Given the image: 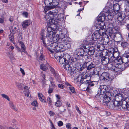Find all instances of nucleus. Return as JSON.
Returning <instances> with one entry per match:
<instances>
[{
  "label": "nucleus",
  "mask_w": 129,
  "mask_h": 129,
  "mask_svg": "<svg viewBox=\"0 0 129 129\" xmlns=\"http://www.w3.org/2000/svg\"><path fill=\"white\" fill-rule=\"evenodd\" d=\"M59 0H45V6L44 8L45 11L55 8L59 3Z\"/></svg>",
  "instance_id": "1"
},
{
  "label": "nucleus",
  "mask_w": 129,
  "mask_h": 129,
  "mask_svg": "<svg viewBox=\"0 0 129 129\" xmlns=\"http://www.w3.org/2000/svg\"><path fill=\"white\" fill-rule=\"evenodd\" d=\"M44 33L43 31L41 32V39L42 40L43 42L44 46H55V45L57 46V43H53L52 41V39L51 38H48L45 36Z\"/></svg>",
  "instance_id": "2"
},
{
  "label": "nucleus",
  "mask_w": 129,
  "mask_h": 129,
  "mask_svg": "<svg viewBox=\"0 0 129 129\" xmlns=\"http://www.w3.org/2000/svg\"><path fill=\"white\" fill-rule=\"evenodd\" d=\"M105 16L102 13H100L98 16L96 20L95 21L96 27L100 28L102 29L105 28L106 26L105 23L103 22L105 19Z\"/></svg>",
  "instance_id": "3"
},
{
  "label": "nucleus",
  "mask_w": 129,
  "mask_h": 129,
  "mask_svg": "<svg viewBox=\"0 0 129 129\" xmlns=\"http://www.w3.org/2000/svg\"><path fill=\"white\" fill-rule=\"evenodd\" d=\"M66 56L68 57V59H67L66 57L65 58L64 56H62L60 52H58L56 53L55 57L57 60H59V62L60 64H62L65 63L67 61L69 60V59L70 58V56L68 54L65 56L66 57Z\"/></svg>",
  "instance_id": "4"
},
{
  "label": "nucleus",
  "mask_w": 129,
  "mask_h": 129,
  "mask_svg": "<svg viewBox=\"0 0 129 129\" xmlns=\"http://www.w3.org/2000/svg\"><path fill=\"white\" fill-rule=\"evenodd\" d=\"M105 35V36L103 37L104 38L103 40L102 37V40L100 42L99 41L97 42V48L100 50L103 49L102 47H103L104 45L107 44L109 42V37Z\"/></svg>",
  "instance_id": "5"
},
{
  "label": "nucleus",
  "mask_w": 129,
  "mask_h": 129,
  "mask_svg": "<svg viewBox=\"0 0 129 129\" xmlns=\"http://www.w3.org/2000/svg\"><path fill=\"white\" fill-rule=\"evenodd\" d=\"M107 5L109 6L110 8L111 7L112 10L113 9V11L115 14H118L119 15V14H120V13L118 12L120 9V6L118 4H113V2L111 1V3L108 2L107 3Z\"/></svg>",
  "instance_id": "6"
},
{
  "label": "nucleus",
  "mask_w": 129,
  "mask_h": 129,
  "mask_svg": "<svg viewBox=\"0 0 129 129\" xmlns=\"http://www.w3.org/2000/svg\"><path fill=\"white\" fill-rule=\"evenodd\" d=\"M100 29L98 30H97L96 31L94 32L92 35V40L94 41H100L102 40V37L101 35L102 31H101Z\"/></svg>",
  "instance_id": "7"
},
{
  "label": "nucleus",
  "mask_w": 129,
  "mask_h": 129,
  "mask_svg": "<svg viewBox=\"0 0 129 129\" xmlns=\"http://www.w3.org/2000/svg\"><path fill=\"white\" fill-rule=\"evenodd\" d=\"M50 17V16H49V14H47L44 17V18L47 22H49L51 24L56 25L61 22V20H60L58 18H53L51 19L50 17Z\"/></svg>",
  "instance_id": "8"
},
{
  "label": "nucleus",
  "mask_w": 129,
  "mask_h": 129,
  "mask_svg": "<svg viewBox=\"0 0 129 129\" xmlns=\"http://www.w3.org/2000/svg\"><path fill=\"white\" fill-rule=\"evenodd\" d=\"M82 48L86 49V50L87 51V52H87V54H88L89 55L91 56L94 54L95 50L93 47L89 48V45H82Z\"/></svg>",
  "instance_id": "9"
},
{
  "label": "nucleus",
  "mask_w": 129,
  "mask_h": 129,
  "mask_svg": "<svg viewBox=\"0 0 129 129\" xmlns=\"http://www.w3.org/2000/svg\"><path fill=\"white\" fill-rule=\"evenodd\" d=\"M109 29V35L112 38L114 39L117 36L119 37H121V35L120 33L116 34V31L115 30L114 28L112 29Z\"/></svg>",
  "instance_id": "10"
},
{
  "label": "nucleus",
  "mask_w": 129,
  "mask_h": 129,
  "mask_svg": "<svg viewBox=\"0 0 129 129\" xmlns=\"http://www.w3.org/2000/svg\"><path fill=\"white\" fill-rule=\"evenodd\" d=\"M99 58L101 60L102 63L104 65H106L109 63V59L107 57H106L103 55V53H101L99 55Z\"/></svg>",
  "instance_id": "11"
},
{
  "label": "nucleus",
  "mask_w": 129,
  "mask_h": 129,
  "mask_svg": "<svg viewBox=\"0 0 129 129\" xmlns=\"http://www.w3.org/2000/svg\"><path fill=\"white\" fill-rule=\"evenodd\" d=\"M111 96V93L110 92H107L103 96V103L107 104L110 101Z\"/></svg>",
  "instance_id": "12"
},
{
  "label": "nucleus",
  "mask_w": 129,
  "mask_h": 129,
  "mask_svg": "<svg viewBox=\"0 0 129 129\" xmlns=\"http://www.w3.org/2000/svg\"><path fill=\"white\" fill-rule=\"evenodd\" d=\"M99 78L101 80L105 82H107L110 79L109 74L106 72L103 73Z\"/></svg>",
  "instance_id": "13"
},
{
  "label": "nucleus",
  "mask_w": 129,
  "mask_h": 129,
  "mask_svg": "<svg viewBox=\"0 0 129 129\" xmlns=\"http://www.w3.org/2000/svg\"><path fill=\"white\" fill-rule=\"evenodd\" d=\"M69 61H66L65 63L64 64L63 66V67L64 69L66 70L68 72L72 74L74 73L73 71L70 66Z\"/></svg>",
  "instance_id": "14"
},
{
  "label": "nucleus",
  "mask_w": 129,
  "mask_h": 129,
  "mask_svg": "<svg viewBox=\"0 0 129 129\" xmlns=\"http://www.w3.org/2000/svg\"><path fill=\"white\" fill-rule=\"evenodd\" d=\"M124 69V66L123 64L118 62L117 63V66L116 67L115 71L118 74H120V73Z\"/></svg>",
  "instance_id": "15"
},
{
  "label": "nucleus",
  "mask_w": 129,
  "mask_h": 129,
  "mask_svg": "<svg viewBox=\"0 0 129 129\" xmlns=\"http://www.w3.org/2000/svg\"><path fill=\"white\" fill-rule=\"evenodd\" d=\"M81 49H78L77 50V54L78 56H86L87 55V51L86 50L85 48H82L81 46Z\"/></svg>",
  "instance_id": "16"
},
{
  "label": "nucleus",
  "mask_w": 129,
  "mask_h": 129,
  "mask_svg": "<svg viewBox=\"0 0 129 129\" xmlns=\"http://www.w3.org/2000/svg\"><path fill=\"white\" fill-rule=\"evenodd\" d=\"M85 67L88 70H90L95 67V64L94 62H85L84 63Z\"/></svg>",
  "instance_id": "17"
},
{
  "label": "nucleus",
  "mask_w": 129,
  "mask_h": 129,
  "mask_svg": "<svg viewBox=\"0 0 129 129\" xmlns=\"http://www.w3.org/2000/svg\"><path fill=\"white\" fill-rule=\"evenodd\" d=\"M121 63L123 62L125 63L129 62V53L124 54L121 60Z\"/></svg>",
  "instance_id": "18"
},
{
  "label": "nucleus",
  "mask_w": 129,
  "mask_h": 129,
  "mask_svg": "<svg viewBox=\"0 0 129 129\" xmlns=\"http://www.w3.org/2000/svg\"><path fill=\"white\" fill-rule=\"evenodd\" d=\"M80 88L83 91L87 90L89 89V84L87 83H80Z\"/></svg>",
  "instance_id": "19"
},
{
  "label": "nucleus",
  "mask_w": 129,
  "mask_h": 129,
  "mask_svg": "<svg viewBox=\"0 0 129 129\" xmlns=\"http://www.w3.org/2000/svg\"><path fill=\"white\" fill-rule=\"evenodd\" d=\"M59 38L61 39V41H62V42L60 44H57V43H57V45H58L57 46H56V45H55V46H53L54 48L55 47H58V45H59V48H60L62 49V48L64 47L63 44L62 43H63V44H66L67 43V41L65 40V38L64 37V36H63V37L62 38Z\"/></svg>",
  "instance_id": "20"
},
{
  "label": "nucleus",
  "mask_w": 129,
  "mask_h": 129,
  "mask_svg": "<svg viewBox=\"0 0 129 129\" xmlns=\"http://www.w3.org/2000/svg\"><path fill=\"white\" fill-rule=\"evenodd\" d=\"M124 98L123 95L121 93H118L115 96V99L117 101H122Z\"/></svg>",
  "instance_id": "21"
},
{
  "label": "nucleus",
  "mask_w": 129,
  "mask_h": 129,
  "mask_svg": "<svg viewBox=\"0 0 129 129\" xmlns=\"http://www.w3.org/2000/svg\"><path fill=\"white\" fill-rule=\"evenodd\" d=\"M117 66V63L115 64V63H109L107 65V66L111 70L113 71H115L116 67Z\"/></svg>",
  "instance_id": "22"
},
{
  "label": "nucleus",
  "mask_w": 129,
  "mask_h": 129,
  "mask_svg": "<svg viewBox=\"0 0 129 129\" xmlns=\"http://www.w3.org/2000/svg\"><path fill=\"white\" fill-rule=\"evenodd\" d=\"M50 70L56 80H59L60 77L58 74L56 72L54 69L53 68L51 67L50 68Z\"/></svg>",
  "instance_id": "23"
},
{
  "label": "nucleus",
  "mask_w": 129,
  "mask_h": 129,
  "mask_svg": "<svg viewBox=\"0 0 129 129\" xmlns=\"http://www.w3.org/2000/svg\"><path fill=\"white\" fill-rule=\"evenodd\" d=\"M110 13V11H107V12H106L104 14V16H105V19H108L109 20H111L112 18V16L111 15V14Z\"/></svg>",
  "instance_id": "24"
},
{
  "label": "nucleus",
  "mask_w": 129,
  "mask_h": 129,
  "mask_svg": "<svg viewBox=\"0 0 129 129\" xmlns=\"http://www.w3.org/2000/svg\"><path fill=\"white\" fill-rule=\"evenodd\" d=\"M31 23L30 20H26L24 21L22 23V25L23 27L25 28L29 25Z\"/></svg>",
  "instance_id": "25"
},
{
  "label": "nucleus",
  "mask_w": 129,
  "mask_h": 129,
  "mask_svg": "<svg viewBox=\"0 0 129 129\" xmlns=\"http://www.w3.org/2000/svg\"><path fill=\"white\" fill-rule=\"evenodd\" d=\"M129 105V103L125 100H123L122 102L121 107L123 109H126Z\"/></svg>",
  "instance_id": "26"
},
{
  "label": "nucleus",
  "mask_w": 129,
  "mask_h": 129,
  "mask_svg": "<svg viewBox=\"0 0 129 129\" xmlns=\"http://www.w3.org/2000/svg\"><path fill=\"white\" fill-rule=\"evenodd\" d=\"M101 70V68L100 67H96L94 68L93 70V75L95 74L97 75H99V72Z\"/></svg>",
  "instance_id": "27"
},
{
  "label": "nucleus",
  "mask_w": 129,
  "mask_h": 129,
  "mask_svg": "<svg viewBox=\"0 0 129 129\" xmlns=\"http://www.w3.org/2000/svg\"><path fill=\"white\" fill-rule=\"evenodd\" d=\"M104 94H102L99 93V94H97L95 95V99L101 102V101H103V96H104Z\"/></svg>",
  "instance_id": "28"
},
{
  "label": "nucleus",
  "mask_w": 129,
  "mask_h": 129,
  "mask_svg": "<svg viewBox=\"0 0 129 129\" xmlns=\"http://www.w3.org/2000/svg\"><path fill=\"white\" fill-rule=\"evenodd\" d=\"M107 106L110 109H112L115 107L114 101H109L108 103Z\"/></svg>",
  "instance_id": "29"
},
{
  "label": "nucleus",
  "mask_w": 129,
  "mask_h": 129,
  "mask_svg": "<svg viewBox=\"0 0 129 129\" xmlns=\"http://www.w3.org/2000/svg\"><path fill=\"white\" fill-rule=\"evenodd\" d=\"M49 66V64H46V66L44 64H42L40 65V68L43 71H45L48 69L47 67Z\"/></svg>",
  "instance_id": "30"
},
{
  "label": "nucleus",
  "mask_w": 129,
  "mask_h": 129,
  "mask_svg": "<svg viewBox=\"0 0 129 129\" xmlns=\"http://www.w3.org/2000/svg\"><path fill=\"white\" fill-rule=\"evenodd\" d=\"M38 97L40 100L43 102H46V99L44 96L41 93H39L38 94Z\"/></svg>",
  "instance_id": "31"
},
{
  "label": "nucleus",
  "mask_w": 129,
  "mask_h": 129,
  "mask_svg": "<svg viewBox=\"0 0 129 129\" xmlns=\"http://www.w3.org/2000/svg\"><path fill=\"white\" fill-rule=\"evenodd\" d=\"M88 74L87 72H84L82 73L81 76H79V77L81 78V79H83L86 78H88L89 76H88Z\"/></svg>",
  "instance_id": "32"
},
{
  "label": "nucleus",
  "mask_w": 129,
  "mask_h": 129,
  "mask_svg": "<svg viewBox=\"0 0 129 129\" xmlns=\"http://www.w3.org/2000/svg\"><path fill=\"white\" fill-rule=\"evenodd\" d=\"M109 59V63H115V62H116L117 61H118V60L115 59L114 56L111 58Z\"/></svg>",
  "instance_id": "33"
},
{
  "label": "nucleus",
  "mask_w": 129,
  "mask_h": 129,
  "mask_svg": "<svg viewBox=\"0 0 129 129\" xmlns=\"http://www.w3.org/2000/svg\"><path fill=\"white\" fill-rule=\"evenodd\" d=\"M15 84L17 87L20 89H22L24 85L21 83L19 82H15Z\"/></svg>",
  "instance_id": "34"
},
{
  "label": "nucleus",
  "mask_w": 129,
  "mask_h": 129,
  "mask_svg": "<svg viewBox=\"0 0 129 129\" xmlns=\"http://www.w3.org/2000/svg\"><path fill=\"white\" fill-rule=\"evenodd\" d=\"M117 14L118 15V17L117 18L118 20L120 22L123 21L124 18V16H122V15L120 13V14H119V15L118 14Z\"/></svg>",
  "instance_id": "35"
},
{
  "label": "nucleus",
  "mask_w": 129,
  "mask_h": 129,
  "mask_svg": "<svg viewBox=\"0 0 129 129\" xmlns=\"http://www.w3.org/2000/svg\"><path fill=\"white\" fill-rule=\"evenodd\" d=\"M14 33H12L10 34L9 36V37L11 41L13 43H14Z\"/></svg>",
  "instance_id": "36"
},
{
  "label": "nucleus",
  "mask_w": 129,
  "mask_h": 129,
  "mask_svg": "<svg viewBox=\"0 0 129 129\" xmlns=\"http://www.w3.org/2000/svg\"><path fill=\"white\" fill-rule=\"evenodd\" d=\"M9 105L10 107L13 110L16 111H17V109L15 108V106L13 104L12 102H10L9 103Z\"/></svg>",
  "instance_id": "37"
},
{
  "label": "nucleus",
  "mask_w": 129,
  "mask_h": 129,
  "mask_svg": "<svg viewBox=\"0 0 129 129\" xmlns=\"http://www.w3.org/2000/svg\"><path fill=\"white\" fill-rule=\"evenodd\" d=\"M88 78H86L83 79H81L80 80V83H89V80L87 79Z\"/></svg>",
  "instance_id": "38"
},
{
  "label": "nucleus",
  "mask_w": 129,
  "mask_h": 129,
  "mask_svg": "<svg viewBox=\"0 0 129 129\" xmlns=\"http://www.w3.org/2000/svg\"><path fill=\"white\" fill-rule=\"evenodd\" d=\"M53 32H51L50 33L47 32V34L46 37H47V38H52V37H53Z\"/></svg>",
  "instance_id": "39"
},
{
  "label": "nucleus",
  "mask_w": 129,
  "mask_h": 129,
  "mask_svg": "<svg viewBox=\"0 0 129 129\" xmlns=\"http://www.w3.org/2000/svg\"><path fill=\"white\" fill-rule=\"evenodd\" d=\"M17 27H15L14 26L10 27V31L11 32H13L14 33L16 30Z\"/></svg>",
  "instance_id": "40"
},
{
  "label": "nucleus",
  "mask_w": 129,
  "mask_h": 129,
  "mask_svg": "<svg viewBox=\"0 0 129 129\" xmlns=\"http://www.w3.org/2000/svg\"><path fill=\"white\" fill-rule=\"evenodd\" d=\"M62 105L61 102L58 100L55 103V106L59 107L61 106Z\"/></svg>",
  "instance_id": "41"
},
{
  "label": "nucleus",
  "mask_w": 129,
  "mask_h": 129,
  "mask_svg": "<svg viewBox=\"0 0 129 129\" xmlns=\"http://www.w3.org/2000/svg\"><path fill=\"white\" fill-rule=\"evenodd\" d=\"M121 45L123 48H126L128 46V44L126 42H122L121 43Z\"/></svg>",
  "instance_id": "42"
},
{
  "label": "nucleus",
  "mask_w": 129,
  "mask_h": 129,
  "mask_svg": "<svg viewBox=\"0 0 129 129\" xmlns=\"http://www.w3.org/2000/svg\"><path fill=\"white\" fill-rule=\"evenodd\" d=\"M20 43L21 44V47L22 52H25V46L22 42H20Z\"/></svg>",
  "instance_id": "43"
},
{
  "label": "nucleus",
  "mask_w": 129,
  "mask_h": 129,
  "mask_svg": "<svg viewBox=\"0 0 129 129\" xmlns=\"http://www.w3.org/2000/svg\"><path fill=\"white\" fill-rule=\"evenodd\" d=\"M39 59L41 61L45 60V56L42 53H40V56Z\"/></svg>",
  "instance_id": "44"
},
{
  "label": "nucleus",
  "mask_w": 129,
  "mask_h": 129,
  "mask_svg": "<svg viewBox=\"0 0 129 129\" xmlns=\"http://www.w3.org/2000/svg\"><path fill=\"white\" fill-rule=\"evenodd\" d=\"M114 101L115 107H119L120 106V104L119 103V102L120 101H117V100Z\"/></svg>",
  "instance_id": "45"
},
{
  "label": "nucleus",
  "mask_w": 129,
  "mask_h": 129,
  "mask_svg": "<svg viewBox=\"0 0 129 129\" xmlns=\"http://www.w3.org/2000/svg\"><path fill=\"white\" fill-rule=\"evenodd\" d=\"M1 95L2 97L7 99L8 101H10V99L9 97L7 95L5 94H1Z\"/></svg>",
  "instance_id": "46"
},
{
  "label": "nucleus",
  "mask_w": 129,
  "mask_h": 129,
  "mask_svg": "<svg viewBox=\"0 0 129 129\" xmlns=\"http://www.w3.org/2000/svg\"><path fill=\"white\" fill-rule=\"evenodd\" d=\"M106 89H102V90H99L98 91V94L100 93L102 94H103L105 93V92L106 91Z\"/></svg>",
  "instance_id": "47"
},
{
  "label": "nucleus",
  "mask_w": 129,
  "mask_h": 129,
  "mask_svg": "<svg viewBox=\"0 0 129 129\" xmlns=\"http://www.w3.org/2000/svg\"><path fill=\"white\" fill-rule=\"evenodd\" d=\"M108 56L107 58L108 59L111 58L114 56L112 52H110L108 53Z\"/></svg>",
  "instance_id": "48"
},
{
  "label": "nucleus",
  "mask_w": 129,
  "mask_h": 129,
  "mask_svg": "<svg viewBox=\"0 0 129 129\" xmlns=\"http://www.w3.org/2000/svg\"><path fill=\"white\" fill-rule=\"evenodd\" d=\"M31 105L35 107H37L38 106V104L36 101H34L31 103Z\"/></svg>",
  "instance_id": "49"
},
{
  "label": "nucleus",
  "mask_w": 129,
  "mask_h": 129,
  "mask_svg": "<svg viewBox=\"0 0 129 129\" xmlns=\"http://www.w3.org/2000/svg\"><path fill=\"white\" fill-rule=\"evenodd\" d=\"M53 30L54 29L50 26H49L47 28V32L50 33L51 32H53Z\"/></svg>",
  "instance_id": "50"
},
{
  "label": "nucleus",
  "mask_w": 129,
  "mask_h": 129,
  "mask_svg": "<svg viewBox=\"0 0 129 129\" xmlns=\"http://www.w3.org/2000/svg\"><path fill=\"white\" fill-rule=\"evenodd\" d=\"M107 87L105 85H103L101 86L99 88V90H102V89H106Z\"/></svg>",
  "instance_id": "51"
},
{
  "label": "nucleus",
  "mask_w": 129,
  "mask_h": 129,
  "mask_svg": "<svg viewBox=\"0 0 129 129\" xmlns=\"http://www.w3.org/2000/svg\"><path fill=\"white\" fill-rule=\"evenodd\" d=\"M69 89L71 91L72 93H74L75 92V90L73 87L71 86L69 87Z\"/></svg>",
  "instance_id": "52"
},
{
  "label": "nucleus",
  "mask_w": 129,
  "mask_h": 129,
  "mask_svg": "<svg viewBox=\"0 0 129 129\" xmlns=\"http://www.w3.org/2000/svg\"><path fill=\"white\" fill-rule=\"evenodd\" d=\"M47 101L48 103V104L49 106L51 105V100L50 98H48L47 99Z\"/></svg>",
  "instance_id": "53"
},
{
  "label": "nucleus",
  "mask_w": 129,
  "mask_h": 129,
  "mask_svg": "<svg viewBox=\"0 0 129 129\" xmlns=\"http://www.w3.org/2000/svg\"><path fill=\"white\" fill-rule=\"evenodd\" d=\"M114 24L113 23H110L109 25V29H112L114 27Z\"/></svg>",
  "instance_id": "54"
},
{
  "label": "nucleus",
  "mask_w": 129,
  "mask_h": 129,
  "mask_svg": "<svg viewBox=\"0 0 129 129\" xmlns=\"http://www.w3.org/2000/svg\"><path fill=\"white\" fill-rule=\"evenodd\" d=\"M49 114L50 116H53L55 115V113L52 111H50L49 112Z\"/></svg>",
  "instance_id": "55"
},
{
  "label": "nucleus",
  "mask_w": 129,
  "mask_h": 129,
  "mask_svg": "<svg viewBox=\"0 0 129 129\" xmlns=\"http://www.w3.org/2000/svg\"><path fill=\"white\" fill-rule=\"evenodd\" d=\"M58 87L61 89H63L64 87V85L61 84H58Z\"/></svg>",
  "instance_id": "56"
},
{
  "label": "nucleus",
  "mask_w": 129,
  "mask_h": 129,
  "mask_svg": "<svg viewBox=\"0 0 129 129\" xmlns=\"http://www.w3.org/2000/svg\"><path fill=\"white\" fill-rule=\"evenodd\" d=\"M100 28V30H101V31L102 30L103 31V30L104 31H102V34L103 35H104L105 34H106L105 32L106 31V29H105L106 28H104V29H102V28Z\"/></svg>",
  "instance_id": "57"
},
{
  "label": "nucleus",
  "mask_w": 129,
  "mask_h": 129,
  "mask_svg": "<svg viewBox=\"0 0 129 129\" xmlns=\"http://www.w3.org/2000/svg\"><path fill=\"white\" fill-rule=\"evenodd\" d=\"M22 15L23 16L26 17H27L28 15V13L25 12H23L22 13Z\"/></svg>",
  "instance_id": "58"
},
{
  "label": "nucleus",
  "mask_w": 129,
  "mask_h": 129,
  "mask_svg": "<svg viewBox=\"0 0 129 129\" xmlns=\"http://www.w3.org/2000/svg\"><path fill=\"white\" fill-rule=\"evenodd\" d=\"M8 57L11 59L13 60L14 59V58L13 56V55L12 53H11L10 55H9Z\"/></svg>",
  "instance_id": "59"
},
{
  "label": "nucleus",
  "mask_w": 129,
  "mask_h": 129,
  "mask_svg": "<svg viewBox=\"0 0 129 129\" xmlns=\"http://www.w3.org/2000/svg\"><path fill=\"white\" fill-rule=\"evenodd\" d=\"M42 81L43 82V83H45V75L43 74V75H42Z\"/></svg>",
  "instance_id": "60"
},
{
  "label": "nucleus",
  "mask_w": 129,
  "mask_h": 129,
  "mask_svg": "<svg viewBox=\"0 0 129 129\" xmlns=\"http://www.w3.org/2000/svg\"><path fill=\"white\" fill-rule=\"evenodd\" d=\"M58 124L59 126H60L62 125L63 124V123L62 121H59L58 122Z\"/></svg>",
  "instance_id": "61"
},
{
  "label": "nucleus",
  "mask_w": 129,
  "mask_h": 129,
  "mask_svg": "<svg viewBox=\"0 0 129 129\" xmlns=\"http://www.w3.org/2000/svg\"><path fill=\"white\" fill-rule=\"evenodd\" d=\"M20 71H21L23 75H25V73L23 69L21 68H20Z\"/></svg>",
  "instance_id": "62"
},
{
  "label": "nucleus",
  "mask_w": 129,
  "mask_h": 129,
  "mask_svg": "<svg viewBox=\"0 0 129 129\" xmlns=\"http://www.w3.org/2000/svg\"><path fill=\"white\" fill-rule=\"evenodd\" d=\"M91 61V58L90 57H87V58L86 59V62H89Z\"/></svg>",
  "instance_id": "63"
},
{
  "label": "nucleus",
  "mask_w": 129,
  "mask_h": 129,
  "mask_svg": "<svg viewBox=\"0 0 129 129\" xmlns=\"http://www.w3.org/2000/svg\"><path fill=\"white\" fill-rule=\"evenodd\" d=\"M70 126L71 124L70 123H68L66 125V127L68 129H71V128Z\"/></svg>",
  "instance_id": "64"
}]
</instances>
